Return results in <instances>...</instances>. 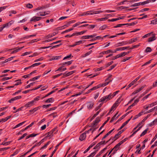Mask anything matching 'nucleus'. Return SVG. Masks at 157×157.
<instances>
[{
  "instance_id": "f8f14e48",
  "label": "nucleus",
  "mask_w": 157,
  "mask_h": 157,
  "mask_svg": "<svg viewBox=\"0 0 157 157\" xmlns=\"http://www.w3.org/2000/svg\"><path fill=\"white\" fill-rule=\"evenodd\" d=\"M132 117L129 119L127 120L126 121H125V122H124L121 125V126L120 128L118 130H121V129H122L125 125H126L128 123V122L130 121L131 118Z\"/></svg>"
},
{
  "instance_id": "c9c22d12",
  "label": "nucleus",
  "mask_w": 157,
  "mask_h": 157,
  "mask_svg": "<svg viewBox=\"0 0 157 157\" xmlns=\"http://www.w3.org/2000/svg\"><path fill=\"white\" fill-rule=\"evenodd\" d=\"M40 96H37L36 98H35L34 99V100L32 101H33V103L36 102V101H39L40 99Z\"/></svg>"
},
{
  "instance_id": "338daca9",
  "label": "nucleus",
  "mask_w": 157,
  "mask_h": 157,
  "mask_svg": "<svg viewBox=\"0 0 157 157\" xmlns=\"http://www.w3.org/2000/svg\"><path fill=\"white\" fill-rule=\"evenodd\" d=\"M106 28V25H103L100 27L99 29L102 30L105 29Z\"/></svg>"
},
{
  "instance_id": "8fccbe9b",
  "label": "nucleus",
  "mask_w": 157,
  "mask_h": 157,
  "mask_svg": "<svg viewBox=\"0 0 157 157\" xmlns=\"http://www.w3.org/2000/svg\"><path fill=\"white\" fill-rule=\"evenodd\" d=\"M39 109V107H36V108H34L32 110H30L29 111V112H31L33 111L34 113V112H35L36 111H37V110H38Z\"/></svg>"
},
{
  "instance_id": "e433bc0d",
  "label": "nucleus",
  "mask_w": 157,
  "mask_h": 157,
  "mask_svg": "<svg viewBox=\"0 0 157 157\" xmlns=\"http://www.w3.org/2000/svg\"><path fill=\"white\" fill-rule=\"evenodd\" d=\"M71 10H66L65 12L64 13L66 15L68 16H70L72 14V13H71Z\"/></svg>"
},
{
  "instance_id": "13d9d810",
  "label": "nucleus",
  "mask_w": 157,
  "mask_h": 157,
  "mask_svg": "<svg viewBox=\"0 0 157 157\" xmlns=\"http://www.w3.org/2000/svg\"><path fill=\"white\" fill-rule=\"evenodd\" d=\"M80 24H81V23L80 22H78L76 23L74 25H73L72 27L73 28L79 25Z\"/></svg>"
},
{
  "instance_id": "de8ad7c7",
  "label": "nucleus",
  "mask_w": 157,
  "mask_h": 157,
  "mask_svg": "<svg viewBox=\"0 0 157 157\" xmlns=\"http://www.w3.org/2000/svg\"><path fill=\"white\" fill-rule=\"evenodd\" d=\"M48 6H43L40 8L39 9H36V10H40V9H47L48 8Z\"/></svg>"
},
{
  "instance_id": "6ab92c4d",
  "label": "nucleus",
  "mask_w": 157,
  "mask_h": 157,
  "mask_svg": "<svg viewBox=\"0 0 157 157\" xmlns=\"http://www.w3.org/2000/svg\"><path fill=\"white\" fill-rule=\"evenodd\" d=\"M155 34H153V36L148 39V41L149 42H151L156 39V37Z\"/></svg>"
},
{
  "instance_id": "aec40b11",
  "label": "nucleus",
  "mask_w": 157,
  "mask_h": 157,
  "mask_svg": "<svg viewBox=\"0 0 157 157\" xmlns=\"http://www.w3.org/2000/svg\"><path fill=\"white\" fill-rule=\"evenodd\" d=\"M72 63V61H69L68 62H66L63 63H60L59 64V65H62L63 66V67L65 66V65L67 64L68 65H69L71 64Z\"/></svg>"
},
{
  "instance_id": "3c124183",
  "label": "nucleus",
  "mask_w": 157,
  "mask_h": 157,
  "mask_svg": "<svg viewBox=\"0 0 157 157\" xmlns=\"http://www.w3.org/2000/svg\"><path fill=\"white\" fill-rule=\"evenodd\" d=\"M17 82L15 84L14 86H17L19 84H20L21 83V80L19 79L18 80H17Z\"/></svg>"
},
{
  "instance_id": "5701e85b",
  "label": "nucleus",
  "mask_w": 157,
  "mask_h": 157,
  "mask_svg": "<svg viewBox=\"0 0 157 157\" xmlns=\"http://www.w3.org/2000/svg\"><path fill=\"white\" fill-rule=\"evenodd\" d=\"M137 40V38H132L129 40L128 41H127V43H128V44H131L136 41Z\"/></svg>"
},
{
  "instance_id": "79ce46f5",
  "label": "nucleus",
  "mask_w": 157,
  "mask_h": 157,
  "mask_svg": "<svg viewBox=\"0 0 157 157\" xmlns=\"http://www.w3.org/2000/svg\"><path fill=\"white\" fill-rule=\"evenodd\" d=\"M140 5L144 6L147 4L149 2L147 0L146 1H144L143 2H140Z\"/></svg>"
},
{
  "instance_id": "6e6552de",
  "label": "nucleus",
  "mask_w": 157,
  "mask_h": 157,
  "mask_svg": "<svg viewBox=\"0 0 157 157\" xmlns=\"http://www.w3.org/2000/svg\"><path fill=\"white\" fill-rule=\"evenodd\" d=\"M111 82V81L110 80L108 82H106L104 83H102L101 84H100L96 86L97 87V88L98 89L99 88H100L102 86H104L107 85L110 82Z\"/></svg>"
},
{
  "instance_id": "f257e3e1",
  "label": "nucleus",
  "mask_w": 157,
  "mask_h": 157,
  "mask_svg": "<svg viewBox=\"0 0 157 157\" xmlns=\"http://www.w3.org/2000/svg\"><path fill=\"white\" fill-rule=\"evenodd\" d=\"M102 12L101 10H99L97 11H95V10H90L84 13H83L79 14V16H82L86 15H94L96 14L99 13H100Z\"/></svg>"
},
{
  "instance_id": "c85d7f7f",
  "label": "nucleus",
  "mask_w": 157,
  "mask_h": 157,
  "mask_svg": "<svg viewBox=\"0 0 157 157\" xmlns=\"http://www.w3.org/2000/svg\"><path fill=\"white\" fill-rule=\"evenodd\" d=\"M55 92V90H53L52 91H51V92H49L48 94H47L45 95L44 97H42L41 98V99H43V98L48 97V96L52 94L53 93H54Z\"/></svg>"
},
{
  "instance_id": "a878e982",
  "label": "nucleus",
  "mask_w": 157,
  "mask_h": 157,
  "mask_svg": "<svg viewBox=\"0 0 157 157\" xmlns=\"http://www.w3.org/2000/svg\"><path fill=\"white\" fill-rule=\"evenodd\" d=\"M75 21H76L75 20H74L68 21L67 22V25H64V26H65L67 27L68 26H69L70 25V24L75 23Z\"/></svg>"
},
{
  "instance_id": "39448f33",
  "label": "nucleus",
  "mask_w": 157,
  "mask_h": 157,
  "mask_svg": "<svg viewBox=\"0 0 157 157\" xmlns=\"http://www.w3.org/2000/svg\"><path fill=\"white\" fill-rule=\"evenodd\" d=\"M145 86H146L145 85L143 86H142V87H141L140 88H139V89H138L136 90L135 91H134L132 93V94H137V93L139 92L140 91H141L145 87Z\"/></svg>"
},
{
  "instance_id": "20e7f679",
  "label": "nucleus",
  "mask_w": 157,
  "mask_h": 157,
  "mask_svg": "<svg viewBox=\"0 0 157 157\" xmlns=\"http://www.w3.org/2000/svg\"><path fill=\"white\" fill-rule=\"evenodd\" d=\"M24 47V46L20 47V48H14L11 49V50H13L12 52V53H16L18 52L19 50L23 48Z\"/></svg>"
},
{
  "instance_id": "603ef678",
  "label": "nucleus",
  "mask_w": 157,
  "mask_h": 157,
  "mask_svg": "<svg viewBox=\"0 0 157 157\" xmlns=\"http://www.w3.org/2000/svg\"><path fill=\"white\" fill-rule=\"evenodd\" d=\"M126 25V24H119L117 25L116 26H114L113 27L116 28L117 27H119L121 26L122 25Z\"/></svg>"
},
{
  "instance_id": "1a4fd4ad",
  "label": "nucleus",
  "mask_w": 157,
  "mask_h": 157,
  "mask_svg": "<svg viewBox=\"0 0 157 157\" xmlns=\"http://www.w3.org/2000/svg\"><path fill=\"white\" fill-rule=\"evenodd\" d=\"M50 13V11L49 10H48L47 11V12H46L45 11H41L39 12V14H38L39 16H44L47 14H48Z\"/></svg>"
},
{
  "instance_id": "4468645a",
  "label": "nucleus",
  "mask_w": 157,
  "mask_h": 157,
  "mask_svg": "<svg viewBox=\"0 0 157 157\" xmlns=\"http://www.w3.org/2000/svg\"><path fill=\"white\" fill-rule=\"evenodd\" d=\"M34 104L33 103V101H31L29 102H28L27 103H26L25 105L24 106L25 107H26L27 108H28L29 107H30L33 105Z\"/></svg>"
},
{
  "instance_id": "69168bd1",
  "label": "nucleus",
  "mask_w": 157,
  "mask_h": 157,
  "mask_svg": "<svg viewBox=\"0 0 157 157\" xmlns=\"http://www.w3.org/2000/svg\"><path fill=\"white\" fill-rule=\"evenodd\" d=\"M39 55V54L37 52H35L32 55L30 56L29 57H33V56H35Z\"/></svg>"
},
{
  "instance_id": "0e129e2a",
  "label": "nucleus",
  "mask_w": 157,
  "mask_h": 157,
  "mask_svg": "<svg viewBox=\"0 0 157 157\" xmlns=\"http://www.w3.org/2000/svg\"><path fill=\"white\" fill-rule=\"evenodd\" d=\"M116 64H114L112 65L110 67V68L108 70V71H109L112 70V69H113L116 66Z\"/></svg>"
},
{
  "instance_id": "cd10ccee",
  "label": "nucleus",
  "mask_w": 157,
  "mask_h": 157,
  "mask_svg": "<svg viewBox=\"0 0 157 157\" xmlns=\"http://www.w3.org/2000/svg\"><path fill=\"white\" fill-rule=\"evenodd\" d=\"M56 34L55 33H52L50 34L47 36H46L45 37L46 38L48 39L50 38H51L53 36H54Z\"/></svg>"
},
{
  "instance_id": "9d476101",
  "label": "nucleus",
  "mask_w": 157,
  "mask_h": 157,
  "mask_svg": "<svg viewBox=\"0 0 157 157\" xmlns=\"http://www.w3.org/2000/svg\"><path fill=\"white\" fill-rule=\"evenodd\" d=\"M128 48H129V47H121V48H117L115 49V51H114L113 52H116L117 51H118L124 50L127 49Z\"/></svg>"
},
{
  "instance_id": "e2e57ef3",
  "label": "nucleus",
  "mask_w": 157,
  "mask_h": 157,
  "mask_svg": "<svg viewBox=\"0 0 157 157\" xmlns=\"http://www.w3.org/2000/svg\"><path fill=\"white\" fill-rule=\"evenodd\" d=\"M38 134H34L33 133L31 134H30L29 135V137H34L36 136L37 135H38Z\"/></svg>"
},
{
  "instance_id": "dca6fc26",
  "label": "nucleus",
  "mask_w": 157,
  "mask_h": 157,
  "mask_svg": "<svg viewBox=\"0 0 157 157\" xmlns=\"http://www.w3.org/2000/svg\"><path fill=\"white\" fill-rule=\"evenodd\" d=\"M41 18V17H34L31 19L30 21H36L40 20Z\"/></svg>"
},
{
  "instance_id": "bb28decb",
  "label": "nucleus",
  "mask_w": 157,
  "mask_h": 157,
  "mask_svg": "<svg viewBox=\"0 0 157 157\" xmlns=\"http://www.w3.org/2000/svg\"><path fill=\"white\" fill-rule=\"evenodd\" d=\"M82 40H80V41H78L76 42H75V44H72V45H71V47H74L75 46H76V45H78L80 44H82Z\"/></svg>"
},
{
  "instance_id": "7c9ffc66",
  "label": "nucleus",
  "mask_w": 157,
  "mask_h": 157,
  "mask_svg": "<svg viewBox=\"0 0 157 157\" xmlns=\"http://www.w3.org/2000/svg\"><path fill=\"white\" fill-rule=\"evenodd\" d=\"M107 149V147H105L101 150L96 155V156L99 157L101 154H102L104 151L106 150Z\"/></svg>"
},
{
  "instance_id": "6e6d98bb",
  "label": "nucleus",
  "mask_w": 157,
  "mask_h": 157,
  "mask_svg": "<svg viewBox=\"0 0 157 157\" xmlns=\"http://www.w3.org/2000/svg\"><path fill=\"white\" fill-rule=\"evenodd\" d=\"M73 28H70L67 30L63 32H62V34H63L64 33H67V32H69L70 31H71L72 30H73Z\"/></svg>"
},
{
  "instance_id": "5fc2aeb1",
  "label": "nucleus",
  "mask_w": 157,
  "mask_h": 157,
  "mask_svg": "<svg viewBox=\"0 0 157 157\" xmlns=\"http://www.w3.org/2000/svg\"><path fill=\"white\" fill-rule=\"evenodd\" d=\"M120 57H121L120 56L119 54L117 55L116 56L114 57H113L112 58V59L114 60H115V59H117V58H120Z\"/></svg>"
},
{
  "instance_id": "052dcab7",
  "label": "nucleus",
  "mask_w": 157,
  "mask_h": 157,
  "mask_svg": "<svg viewBox=\"0 0 157 157\" xmlns=\"http://www.w3.org/2000/svg\"><path fill=\"white\" fill-rule=\"evenodd\" d=\"M40 64H41V63H34V64H33V65H31V67H35L36 66L40 65Z\"/></svg>"
},
{
  "instance_id": "b1692460",
  "label": "nucleus",
  "mask_w": 157,
  "mask_h": 157,
  "mask_svg": "<svg viewBox=\"0 0 157 157\" xmlns=\"http://www.w3.org/2000/svg\"><path fill=\"white\" fill-rule=\"evenodd\" d=\"M114 129V128L112 130L108 132L102 139V140H103L104 139L106 138L109 134H110Z\"/></svg>"
},
{
  "instance_id": "473e14b6",
  "label": "nucleus",
  "mask_w": 157,
  "mask_h": 157,
  "mask_svg": "<svg viewBox=\"0 0 157 157\" xmlns=\"http://www.w3.org/2000/svg\"><path fill=\"white\" fill-rule=\"evenodd\" d=\"M26 122L25 121H24L18 124H17L16 125L14 128H13L15 129L17 127H20V126H21L23 124H24L25 122Z\"/></svg>"
},
{
  "instance_id": "2f4dec72",
  "label": "nucleus",
  "mask_w": 157,
  "mask_h": 157,
  "mask_svg": "<svg viewBox=\"0 0 157 157\" xmlns=\"http://www.w3.org/2000/svg\"><path fill=\"white\" fill-rule=\"evenodd\" d=\"M118 112H117V113H116V114H115L111 118V120H110V122H112L114 120H115L116 118H117L119 116V115H118L117 117L116 118H115V117H116V116H117V114H118Z\"/></svg>"
},
{
  "instance_id": "c756f323",
  "label": "nucleus",
  "mask_w": 157,
  "mask_h": 157,
  "mask_svg": "<svg viewBox=\"0 0 157 157\" xmlns=\"http://www.w3.org/2000/svg\"><path fill=\"white\" fill-rule=\"evenodd\" d=\"M110 119V117H108V119L106 121H105L103 123V124H102V125L101 127L99 129L98 131H100L101 129V128L104 127V125L107 123V122L109 121V119Z\"/></svg>"
},
{
  "instance_id": "a18cd8bd",
  "label": "nucleus",
  "mask_w": 157,
  "mask_h": 157,
  "mask_svg": "<svg viewBox=\"0 0 157 157\" xmlns=\"http://www.w3.org/2000/svg\"><path fill=\"white\" fill-rule=\"evenodd\" d=\"M151 24L153 25L157 24V18L151 21Z\"/></svg>"
},
{
  "instance_id": "2eb2a0df",
  "label": "nucleus",
  "mask_w": 157,
  "mask_h": 157,
  "mask_svg": "<svg viewBox=\"0 0 157 157\" xmlns=\"http://www.w3.org/2000/svg\"><path fill=\"white\" fill-rule=\"evenodd\" d=\"M114 51H112V50H111V49H109L107 51H103V52H101L100 53V54H103V55H104L105 54H109V53H112L113 52H113Z\"/></svg>"
},
{
  "instance_id": "a19ab883",
  "label": "nucleus",
  "mask_w": 157,
  "mask_h": 157,
  "mask_svg": "<svg viewBox=\"0 0 157 157\" xmlns=\"http://www.w3.org/2000/svg\"><path fill=\"white\" fill-rule=\"evenodd\" d=\"M137 23V21H135V22H132L131 23H127L126 24L127 25H128V26H131L132 25H136Z\"/></svg>"
},
{
  "instance_id": "a211bd4d",
  "label": "nucleus",
  "mask_w": 157,
  "mask_h": 157,
  "mask_svg": "<svg viewBox=\"0 0 157 157\" xmlns=\"http://www.w3.org/2000/svg\"><path fill=\"white\" fill-rule=\"evenodd\" d=\"M94 105V103L92 102H89L87 103V108L90 109H91L93 107Z\"/></svg>"
},
{
  "instance_id": "7ed1b4c3",
  "label": "nucleus",
  "mask_w": 157,
  "mask_h": 157,
  "mask_svg": "<svg viewBox=\"0 0 157 157\" xmlns=\"http://www.w3.org/2000/svg\"><path fill=\"white\" fill-rule=\"evenodd\" d=\"M44 139H42L40 141L39 143H36L35 145H34L33 147L28 151L29 152L31 151L35 147H36L37 146H40L42 143L44 141Z\"/></svg>"
},
{
  "instance_id": "4be33fe9",
  "label": "nucleus",
  "mask_w": 157,
  "mask_h": 157,
  "mask_svg": "<svg viewBox=\"0 0 157 157\" xmlns=\"http://www.w3.org/2000/svg\"><path fill=\"white\" fill-rule=\"evenodd\" d=\"M61 58V56H53L50 59V60L52 61L53 60H58Z\"/></svg>"
},
{
  "instance_id": "49530a36",
  "label": "nucleus",
  "mask_w": 157,
  "mask_h": 157,
  "mask_svg": "<svg viewBox=\"0 0 157 157\" xmlns=\"http://www.w3.org/2000/svg\"><path fill=\"white\" fill-rule=\"evenodd\" d=\"M112 76V75H110L108 77V78L106 79L105 81L106 82H107L108 81V82L110 80L111 82L112 80V79L111 80L110 78Z\"/></svg>"
},
{
  "instance_id": "f704fd0d",
  "label": "nucleus",
  "mask_w": 157,
  "mask_h": 157,
  "mask_svg": "<svg viewBox=\"0 0 157 157\" xmlns=\"http://www.w3.org/2000/svg\"><path fill=\"white\" fill-rule=\"evenodd\" d=\"M41 76L40 75H39L37 76H36L35 77H34L32 79H31L29 80V81H34L35 80H36L38 79L39 78H40V77Z\"/></svg>"
},
{
  "instance_id": "864d4df0",
  "label": "nucleus",
  "mask_w": 157,
  "mask_h": 157,
  "mask_svg": "<svg viewBox=\"0 0 157 157\" xmlns=\"http://www.w3.org/2000/svg\"><path fill=\"white\" fill-rule=\"evenodd\" d=\"M151 51V48L147 47L145 50V52H150Z\"/></svg>"
},
{
  "instance_id": "f03ea898",
  "label": "nucleus",
  "mask_w": 157,
  "mask_h": 157,
  "mask_svg": "<svg viewBox=\"0 0 157 157\" xmlns=\"http://www.w3.org/2000/svg\"><path fill=\"white\" fill-rule=\"evenodd\" d=\"M112 98V96H111V93L109 95L104 96L100 100V101L101 102H105L110 100Z\"/></svg>"
},
{
  "instance_id": "72a5a7b5",
  "label": "nucleus",
  "mask_w": 157,
  "mask_h": 157,
  "mask_svg": "<svg viewBox=\"0 0 157 157\" xmlns=\"http://www.w3.org/2000/svg\"><path fill=\"white\" fill-rule=\"evenodd\" d=\"M54 99L53 98H48L45 101V102L48 103V102H52L54 101Z\"/></svg>"
},
{
  "instance_id": "393cba45",
  "label": "nucleus",
  "mask_w": 157,
  "mask_h": 157,
  "mask_svg": "<svg viewBox=\"0 0 157 157\" xmlns=\"http://www.w3.org/2000/svg\"><path fill=\"white\" fill-rule=\"evenodd\" d=\"M154 110H157V106L155 107H154L152 108L151 109H150V110H149L148 111H147V112H146L144 113V114H147V113H151V112H152V111H153Z\"/></svg>"
},
{
  "instance_id": "ea45409f",
  "label": "nucleus",
  "mask_w": 157,
  "mask_h": 157,
  "mask_svg": "<svg viewBox=\"0 0 157 157\" xmlns=\"http://www.w3.org/2000/svg\"><path fill=\"white\" fill-rule=\"evenodd\" d=\"M148 130V128H147L145 130H144L141 134L140 135V136L141 137L142 136H143L145 134H146Z\"/></svg>"
},
{
  "instance_id": "4d7b16f0",
  "label": "nucleus",
  "mask_w": 157,
  "mask_h": 157,
  "mask_svg": "<svg viewBox=\"0 0 157 157\" xmlns=\"http://www.w3.org/2000/svg\"><path fill=\"white\" fill-rule=\"evenodd\" d=\"M96 154V151L92 153L89 155L87 157H93Z\"/></svg>"
},
{
  "instance_id": "bf43d9fd",
  "label": "nucleus",
  "mask_w": 157,
  "mask_h": 157,
  "mask_svg": "<svg viewBox=\"0 0 157 157\" xmlns=\"http://www.w3.org/2000/svg\"><path fill=\"white\" fill-rule=\"evenodd\" d=\"M27 134L26 133H25L23 135L21 136L18 139V140H21L23 139L25 136L27 135Z\"/></svg>"
},
{
  "instance_id": "423d86ee",
  "label": "nucleus",
  "mask_w": 157,
  "mask_h": 157,
  "mask_svg": "<svg viewBox=\"0 0 157 157\" xmlns=\"http://www.w3.org/2000/svg\"><path fill=\"white\" fill-rule=\"evenodd\" d=\"M128 44V43H127V41H122L121 42L118 43L116 44V47H118L119 46H122L123 45H125Z\"/></svg>"
},
{
  "instance_id": "0eeeda50",
  "label": "nucleus",
  "mask_w": 157,
  "mask_h": 157,
  "mask_svg": "<svg viewBox=\"0 0 157 157\" xmlns=\"http://www.w3.org/2000/svg\"><path fill=\"white\" fill-rule=\"evenodd\" d=\"M86 133H83L81 134L79 137V140L82 141L84 140L86 138Z\"/></svg>"
},
{
  "instance_id": "37998d69",
  "label": "nucleus",
  "mask_w": 157,
  "mask_h": 157,
  "mask_svg": "<svg viewBox=\"0 0 157 157\" xmlns=\"http://www.w3.org/2000/svg\"><path fill=\"white\" fill-rule=\"evenodd\" d=\"M96 126V125H95L93 126L92 124H91V126H90V127H92V133H93V132L95 131L96 130V129L97 128H98L95 127Z\"/></svg>"
},
{
  "instance_id": "412c9836",
  "label": "nucleus",
  "mask_w": 157,
  "mask_h": 157,
  "mask_svg": "<svg viewBox=\"0 0 157 157\" xmlns=\"http://www.w3.org/2000/svg\"><path fill=\"white\" fill-rule=\"evenodd\" d=\"M13 23V21H10L9 22L4 25L3 26V28H4L5 27H8L9 25H11Z\"/></svg>"
},
{
  "instance_id": "f3484780",
  "label": "nucleus",
  "mask_w": 157,
  "mask_h": 157,
  "mask_svg": "<svg viewBox=\"0 0 157 157\" xmlns=\"http://www.w3.org/2000/svg\"><path fill=\"white\" fill-rule=\"evenodd\" d=\"M63 141L61 142L59 144H58L55 147V149L53 151V152H52V154L49 157H52L53 154H54V153L56 151V150L58 148V147L62 143Z\"/></svg>"
},
{
  "instance_id": "58836bf2",
  "label": "nucleus",
  "mask_w": 157,
  "mask_h": 157,
  "mask_svg": "<svg viewBox=\"0 0 157 157\" xmlns=\"http://www.w3.org/2000/svg\"><path fill=\"white\" fill-rule=\"evenodd\" d=\"M119 147L120 146L118 144H117L112 149L113 150H114L115 151H116L119 148Z\"/></svg>"
},
{
  "instance_id": "774afa93",
  "label": "nucleus",
  "mask_w": 157,
  "mask_h": 157,
  "mask_svg": "<svg viewBox=\"0 0 157 157\" xmlns=\"http://www.w3.org/2000/svg\"><path fill=\"white\" fill-rule=\"evenodd\" d=\"M157 138V135L156 134L155 135V136H154V138L152 140L151 142V144L152 143L154 142Z\"/></svg>"
},
{
  "instance_id": "9b49d317",
  "label": "nucleus",
  "mask_w": 157,
  "mask_h": 157,
  "mask_svg": "<svg viewBox=\"0 0 157 157\" xmlns=\"http://www.w3.org/2000/svg\"><path fill=\"white\" fill-rule=\"evenodd\" d=\"M96 144V142H94L92 143V144L88 147V148L84 152V153H85L87 152L90 148L94 146Z\"/></svg>"
},
{
  "instance_id": "c03bdc74",
  "label": "nucleus",
  "mask_w": 157,
  "mask_h": 157,
  "mask_svg": "<svg viewBox=\"0 0 157 157\" xmlns=\"http://www.w3.org/2000/svg\"><path fill=\"white\" fill-rule=\"evenodd\" d=\"M26 7L28 9H31L33 7V5L30 4H27L26 5Z\"/></svg>"
},
{
  "instance_id": "4c0bfd02",
  "label": "nucleus",
  "mask_w": 157,
  "mask_h": 157,
  "mask_svg": "<svg viewBox=\"0 0 157 157\" xmlns=\"http://www.w3.org/2000/svg\"><path fill=\"white\" fill-rule=\"evenodd\" d=\"M14 57H11L9 58H8V59H6V60H5L3 62V63H6L7 62H8V61H11V60H12L13 59Z\"/></svg>"
},
{
  "instance_id": "09e8293b",
  "label": "nucleus",
  "mask_w": 157,
  "mask_h": 157,
  "mask_svg": "<svg viewBox=\"0 0 157 157\" xmlns=\"http://www.w3.org/2000/svg\"><path fill=\"white\" fill-rule=\"evenodd\" d=\"M75 72V71H72L71 72H69L66 74L67 75H66V76H67V77L68 76H69L70 75H72L73 73H74Z\"/></svg>"
},
{
  "instance_id": "ddd939ff",
  "label": "nucleus",
  "mask_w": 157,
  "mask_h": 157,
  "mask_svg": "<svg viewBox=\"0 0 157 157\" xmlns=\"http://www.w3.org/2000/svg\"><path fill=\"white\" fill-rule=\"evenodd\" d=\"M100 121V118L99 117H97L94 121L91 124H93V126L94 125H96V124L98 123Z\"/></svg>"
},
{
  "instance_id": "680f3d73",
  "label": "nucleus",
  "mask_w": 157,
  "mask_h": 157,
  "mask_svg": "<svg viewBox=\"0 0 157 157\" xmlns=\"http://www.w3.org/2000/svg\"><path fill=\"white\" fill-rule=\"evenodd\" d=\"M153 32H151V33H148V34H147L146 35H144L143 37V38H146L149 36H150V35L152 33H153Z\"/></svg>"
}]
</instances>
